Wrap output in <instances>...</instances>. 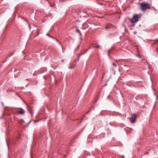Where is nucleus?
<instances>
[{"mask_svg": "<svg viewBox=\"0 0 158 158\" xmlns=\"http://www.w3.org/2000/svg\"><path fill=\"white\" fill-rule=\"evenodd\" d=\"M150 4H147L145 2H142L141 5V9L142 11L147 9H150Z\"/></svg>", "mask_w": 158, "mask_h": 158, "instance_id": "1", "label": "nucleus"}, {"mask_svg": "<svg viewBox=\"0 0 158 158\" xmlns=\"http://www.w3.org/2000/svg\"><path fill=\"white\" fill-rule=\"evenodd\" d=\"M140 17L138 15H134L131 19V22L133 23H136L138 21V19Z\"/></svg>", "mask_w": 158, "mask_h": 158, "instance_id": "2", "label": "nucleus"}, {"mask_svg": "<svg viewBox=\"0 0 158 158\" xmlns=\"http://www.w3.org/2000/svg\"><path fill=\"white\" fill-rule=\"evenodd\" d=\"M136 116L135 114H131V117L130 120L132 123H134L135 122V120L136 118Z\"/></svg>", "mask_w": 158, "mask_h": 158, "instance_id": "3", "label": "nucleus"}, {"mask_svg": "<svg viewBox=\"0 0 158 158\" xmlns=\"http://www.w3.org/2000/svg\"><path fill=\"white\" fill-rule=\"evenodd\" d=\"M128 27L130 30H132L134 28V24L130 25Z\"/></svg>", "mask_w": 158, "mask_h": 158, "instance_id": "4", "label": "nucleus"}, {"mask_svg": "<svg viewBox=\"0 0 158 158\" xmlns=\"http://www.w3.org/2000/svg\"><path fill=\"white\" fill-rule=\"evenodd\" d=\"M76 32L79 33L80 34V35H81V33L80 31L78 29H76Z\"/></svg>", "mask_w": 158, "mask_h": 158, "instance_id": "5", "label": "nucleus"}, {"mask_svg": "<svg viewBox=\"0 0 158 158\" xmlns=\"http://www.w3.org/2000/svg\"><path fill=\"white\" fill-rule=\"evenodd\" d=\"M25 113V112L23 110H20L18 112V114H23Z\"/></svg>", "mask_w": 158, "mask_h": 158, "instance_id": "6", "label": "nucleus"}, {"mask_svg": "<svg viewBox=\"0 0 158 158\" xmlns=\"http://www.w3.org/2000/svg\"><path fill=\"white\" fill-rule=\"evenodd\" d=\"M93 48H100V46L97 44L95 45L93 47Z\"/></svg>", "mask_w": 158, "mask_h": 158, "instance_id": "7", "label": "nucleus"}, {"mask_svg": "<svg viewBox=\"0 0 158 158\" xmlns=\"http://www.w3.org/2000/svg\"><path fill=\"white\" fill-rule=\"evenodd\" d=\"M109 26H108V25H107L106 27H105V28L106 29H109Z\"/></svg>", "mask_w": 158, "mask_h": 158, "instance_id": "8", "label": "nucleus"}, {"mask_svg": "<svg viewBox=\"0 0 158 158\" xmlns=\"http://www.w3.org/2000/svg\"><path fill=\"white\" fill-rule=\"evenodd\" d=\"M97 100H98L97 98H96L95 100V101L94 102V103H95L97 101Z\"/></svg>", "mask_w": 158, "mask_h": 158, "instance_id": "9", "label": "nucleus"}, {"mask_svg": "<svg viewBox=\"0 0 158 158\" xmlns=\"http://www.w3.org/2000/svg\"><path fill=\"white\" fill-rule=\"evenodd\" d=\"M79 46H80V44H79V45L78 46H77V48L76 49V50H77V49L79 48Z\"/></svg>", "mask_w": 158, "mask_h": 158, "instance_id": "10", "label": "nucleus"}, {"mask_svg": "<svg viewBox=\"0 0 158 158\" xmlns=\"http://www.w3.org/2000/svg\"><path fill=\"white\" fill-rule=\"evenodd\" d=\"M113 64L115 66H116V65L114 63H113Z\"/></svg>", "mask_w": 158, "mask_h": 158, "instance_id": "11", "label": "nucleus"}, {"mask_svg": "<svg viewBox=\"0 0 158 158\" xmlns=\"http://www.w3.org/2000/svg\"><path fill=\"white\" fill-rule=\"evenodd\" d=\"M79 56H78L77 58L78 60H79Z\"/></svg>", "mask_w": 158, "mask_h": 158, "instance_id": "12", "label": "nucleus"}, {"mask_svg": "<svg viewBox=\"0 0 158 158\" xmlns=\"http://www.w3.org/2000/svg\"><path fill=\"white\" fill-rule=\"evenodd\" d=\"M156 43H158V40H156Z\"/></svg>", "mask_w": 158, "mask_h": 158, "instance_id": "13", "label": "nucleus"}, {"mask_svg": "<svg viewBox=\"0 0 158 158\" xmlns=\"http://www.w3.org/2000/svg\"><path fill=\"white\" fill-rule=\"evenodd\" d=\"M75 66V65L73 66V68H72V69Z\"/></svg>", "mask_w": 158, "mask_h": 158, "instance_id": "14", "label": "nucleus"}, {"mask_svg": "<svg viewBox=\"0 0 158 158\" xmlns=\"http://www.w3.org/2000/svg\"><path fill=\"white\" fill-rule=\"evenodd\" d=\"M82 54V53L80 55V56H81Z\"/></svg>", "mask_w": 158, "mask_h": 158, "instance_id": "15", "label": "nucleus"}]
</instances>
